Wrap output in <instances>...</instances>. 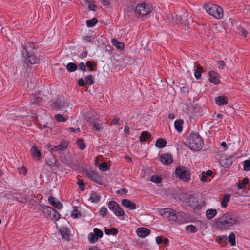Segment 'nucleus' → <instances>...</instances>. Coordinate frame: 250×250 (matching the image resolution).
I'll use <instances>...</instances> for the list:
<instances>
[{
  "mask_svg": "<svg viewBox=\"0 0 250 250\" xmlns=\"http://www.w3.org/2000/svg\"><path fill=\"white\" fill-rule=\"evenodd\" d=\"M215 225L219 229L225 230L240 223L239 217L231 212H227L214 220Z\"/></svg>",
  "mask_w": 250,
  "mask_h": 250,
  "instance_id": "nucleus-1",
  "label": "nucleus"
},
{
  "mask_svg": "<svg viewBox=\"0 0 250 250\" xmlns=\"http://www.w3.org/2000/svg\"><path fill=\"white\" fill-rule=\"evenodd\" d=\"M160 215L164 218H168L169 221L177 222L182 223L186 221V217L185 213L183 212H176V210L165 208H162L159 211Z\"/></svg>",
  "mask_w": 250,
  "mask_h": 250,
  "instance_id": "nucleus-2",
  "label": "nucleus"
},
{
  "mask_svg": "<svg viewBox=\"0 0 250 250\" xmlns=\"http://www.w3.org/2000/svg\"><path fill=\"white\" fill-rule=\"evenodd\" d=\"M186 145L194 151H199L203 146V140L197 133L192 132L187 136Z\"/></svg>",
  "mask_w": 250,
  "mask_h": 250,
  "instance_id": "nucleus-3",
  "label": "nucleus"
},
{
  "mask_svg": "<svg viewBox=\"0 0 250 250\" xmlns=\"http://www.w3.org/2000/svg\"><path fill=\"white\" fill-rule=\"evenodd\" d=\"M204 8L208 13L216 19H220L223 17V9L216 4L212 3L206 4Z\"/></svg>",
  "mask_w": 250,
  "mask_h": 250,
  "instance_id": "nucleus-4",
  "label": "nucleus"
},
{
  "mask_svg": "<svg viewBox=\"0 0 250 250\" xmlns=\"http://www.w3.org/2000/svg\"><path fill=\"white\" fill-rule=\"evenodd\" d=\"M42 213L47 219L54 221L58 220L61 217V214L56 209L49 206L42 208Z\"/></svg>",
  "mask_w": 250,
  "mask_h": 250,
  "instance_id": "nucleus-5",
  "label": "nucleus"
},
{
  "mask_svg": "<svg viewBox=\"0 0 250 250\" xmlns=\"http://www.w3.org/2000/svg\"><path fill=\"white\" fill-rule=\"evenodd\" d=\"M175 175L184 182H188L190 179V174L185 167L179 166L176 168Z\"/></svg>",
  "mask_w": 250,
  "mask_h": 250,
  "instance_id": "nucleus-6",
  "label": "nucleus"
},
{
  "mask_svg": "<svg viewBox=\"0 0 250 250\" xmlns=\"http://www.w3.org/2000/svg\"><path fill=\"white\" fill-rule=\"evenodd\" d=\"M23 48L25 52L23 51V55L25 58V63L28 65L29 64H34L37 63L39 62V60L37 58L36 56L33 54L29 53L26 49V46H23Z\"/></svg>",
  "mask_w": 250,
  "mask_h": 250,
  "instance_id": "nucleus-7",
  "label": "nucleus"
},
{
  "mask_svg": "<svg viewBox=\"0 0 250 250\" xmlns=\"http://www.w3.org/2000/svg\"><path fill=\"white\" fill-rule=\"evenodd\" d=\"M152 11V7L146 3L138 4L135 8V12L140 15L145 16Z\"/></svg>",
  "mask_w": 250,
  "mask_h": 250,
  "instance_id": "nucleus-8",
  "label": "nucleus"
},
{
  "mask_svg": "<svg viewBox=\"0 0 250 250\" xmlns=\"http://www.w3.org/2000/svg\"><path fill=\"white\" fill-rule=\"evenodd\" d=\"M108 208L117 216H122L125 214L124 211L114 201H111L108 203Z\"/></svg>",
  "mask_w": 250,
  "mask_h": 250,
  "instance_id": "nucleus-9",
  "label": "nucleus"
},
{
  "mask_svg": "<svg viewBox=\"0 0 250 250\" xmlns=\"http://www.w3.org/2000/svg\"><path fill=\"white\" fill-rule=\"evenodd\" d=\"M85 174L92 181L99 185H102L104 183L102 177L96 171L93 170H86Z\"/></svg>",
  "mask_w": 250,
  "mask_h": 250,
  "instance_id": "nucleus-10",
  "label": "nucleus"
},
{
  "mask_svg": "<svg viewBox=\"0 0 250 250\" xmlns=\"http://www.w3.org/2000/svg\"><path fill=\"white\" fill-rule=\"evenodd\" d=\"M47 146L50 151H54L58 153L65 150L67 147V146L64 144H60L57 146H54L52 145H47Z\"/></svg>",
  "mask_w": 250,
  "mask_h": 250,
  "instance_id": "nucleus-11",
  "label": "nucleus"
},
{
  "mask_svg": "<svg viewBox=\"0 0 250 250\" xmlns=\"http://www.w3.org/2000/svg\"><path fill=\"white\" fill-rule=\"evenodd\" d=\"M161 162L164 165H167L173 162V157L170 154L164 153L160 156Z\"/></svg>",
  "mask_w": 250,
  "mask_h": 250,
  "instance_id": "nucleus-12",
  "label": "nucleus"
},
{
  "mask_svg": "<svg viewBox=\"0 0 250 250\" xmlns=\"http://www.w3.org/2000/svg\"><path fill=\"white\" fill-rule=\"evenodd\" d=\"M138 236L141 238H144L150 233V230L146 228H139L136 230Z\"/></svg>",
  "mask_w": 250,
  "mask_h": 250,
  "instance_id": "nucleus-13",
  "label": "nucleus"
},
{
  "mask_svg": "<svg viewBox=\"0 0 250 250\" xmlns=\"http://www.w3.org/2000/svg\"><path fill=\"white\" fill-rule=\"evenodd\" d=\"M48 201L50 204L58 209H60L63 207L62 204L56 198L52 196L49 197Z\"/></svg>",
  "mask_w": 250,
  "mask_h": 250,
  "instance_id": "nucleus-14",
  "label": "nucleus"
},
{
  "mask_svg": "<svg viewBox=\"0 0 250 250\" xmlns=\"http://www.w3.org/2000/svg\"><path fill=\"white\" fill-rule=\"evenodd\" d=\"M176 16L177 17V19L181 22L182 24L184 25L188 24L190 17H189L188 14L187 12L183 13L182 16H178L176 15Z\"/></svg>",
  "mask_w": 250,
  "mask_h": 250,
  "instance_id": "nucleus-15",
  "label": "nucleus"
},
{
  "mask_svg": "<svg viewBox=\"0 0 250 250\" xmlns=\"http://www.w3.org/2000/svg\"><path fill=\"white\" fill-rule=\"evenodd\" d=\"M209 75L210 77L209 81L211 83L215 85H217L220 83V81L218 78V75L216 72L211 71L209 72Z\"/></svg>",
  "mask_w": 250,
  "mask_h": 250,
  "instance_id": "nucleus-16",
  "label": "nucleus"
},
{
  "mask_svg": "<svg viewBox=\"0 0 250 250\" xmlns=\"http://www.w3.org/2000/svg\"><path fill=\"white\" fill-rule=\"evenodd\" d=\"M122 204L123 206L128 208L130 210H133L136 208V204L134 202L128 199H123L122 200Z\"/></svg>",
  "mask_w": 250,
  "mask_h": 250,
  "instance_id": "nucleus-17",
  "label": "nucleus"
},
{
  "mask_svg": "<svg viewBox=\"0 0 250 250\" xmlns=\"http://www.w3.org/2000/svg\"><path fill=\"white\" fill-rule=\"evenodd\" d=\"M43 100V97L41 91H38L37 93H36L35 96L34 98L31 99L30 103L32 104H36L39 102H42ZM45 101V100H44Z\"/></svg>",
  "mask_w": 250,
  "mask_h": 250,
  "instance_id": "nucleus-18",
  "label": "nucleus"
},
{
  "mask_svg": "<svg viewBox=\"0 0 250 250\" xmlns=\"http://www.w3.org/2000/svg\"><path fill=\"white\" fill-rule=\"evenodd\" d=\"M216 104L219 106H223L227 104L228 98L225 96H219L215 98Z\"/></svg>",
  "mask_w": 250,
  "mask_h": 250,
  "instance_id": "nucleus-19",
  "label": "nucleus"
},
{
  "mask_svg": "<svg viewBox=\"0 0 250 250\" xmlns=\"http://www.w3.org/2000/svg\"><path fill=\"white\" fill-rule=\"evenodd\" d=\"M60 232L62 236V238L63 239H65L66 240H69V231L67 228L66 227H62L60 229Z\"/></svg>",
  "mask_w": 250,
  "mask_h": 250,
  "instance_id": "nucleus-20",
  "label": "nucleus"
},
{
  "mask_svg": "<svg viewBox=\"0 0 250 250\" xmlns=\"http://www.w3.org/2000/svg\"><path fill=\"white\" fill-rule=\"evenodd\" d=\"M31 152L33 155V156L34 158H36L37 160L40 159V157H41V153L36 146H33L32 147Z\"/></svg>",
  "mask_w": 250,
  "mask_h": 250,
  "instance_id": "nucleus-21",
  "label": "nucleus"
},
{
  "mask_svg": "<svg viewBox=\"0 0 250 250\" xmlns=\"http://www.w3.org/2000/svg\"><path fill=\"white\" fill-rule=\"evenodd\" d=\"M183 121L182 119L176 120L174 123V127L175 129L178 132H181L183 130Z\"/></svg>",
  "mask_w": 250,
  "mask_h": 250,
  "instance_id": "nucleus-22",
  "label": "nucleus"
},
{
  "mask_svg": "<svg viewBox=\"0 0 250 250\" xmlns=\"http://www.w3.org/2000/svg\"><path fill=\"white\" fill-rule=\"evenodd\" d=\"M206 217L208 219L211 220L217 214V211L214 209H209L206 211Z\"/></svg>",
  "mask_w": 250,
  "mask_h": 250,
  "instance_id": "nucleus-23",
  "label": "nucleus"
},
{
  "mask_svg": "<svg viewBox=\"0 0 250 250\" xmlns=\"http://www.w3.org/2000/svg\"><path fill=\"white\" fill-rule=\"evenodd\" d=\"M232 162L231 158H221L220 160L221 164L225 167H228L230 166Z\"/></svg>",
  "mask_w": 250,
  "mask_h": 250,
  "instance_id": "nucleus-24",
  "label": "nucleus"
},
{
  "mask_svg": "<svg viewBox=\"0 0 250 250\" xmlns=\"http://www.w3.org/2000/svg\"><path fill=\"white\" fill-rule=\"evenodd\" d=\"M166 141L162 138L157 139L155 143L156 146L159 148H162L166 146Z\"/></svg>",
  "mask_w": 250,
  "mask_h": 250,
  "instance_id": "nucleus-25",
  "label": "nucleus"
},
{
  "mask_svg": "<svg viewBox=\"0 0 250 250\" xmlns=\"http://www.w3.org/2000/svg\"><path fill=\"white\" fill-rule=\"evenodd\" d=\"M67 71L69 72H73L78 69L77 65L73 62H69L66 66Z\"/></svg>",
  "mask_w": 250,
  "mask_h": 250,
  "instance_id": "nucleus-26",
  "label": "nucleus"
},
{
  "mask_svg": "<svg viewBox=\"0 0 250 250\" xmlns=\"http://www.w3.org/2000/svg\"><path fill=\"white\" fill-rule=\"evenodd\" d=\"M230 198V196L229 194H227L224 195L221 202V206L223 208H226L227 206V203L229 201Z\"/></svg>",
  "mask_w": 250,
  "mask_h": 250,
  "instance_id": "nucleus-27",
  "label": "nucleus"
},
{
  "mask_svg": "<svg viewBox=\"0 0 250 250\" xmlns=\"http://www.w3.org/2000/svg\"><path fill=\"white\" fill-rule=\"evenodd\" d=\"M204 72V69L202 66H198L194 72V76L197 79H200L201 77V73Z\"/></svg>",
  "mask_w": 250,
  "mask_h": 250,
  "instance_id": "nucleus-28",
  "label": "nucleus"
},
{
  "mask_svg": "<svg viewBox=\"0 0 250 250\" xmlns=\"http://www.w3.org/2000/svg\"><path fill=\"white\" fill-rule=\"evenodd\" d=\"M105 233L106 235H116L118 233V229L115 228H112L110 229H105Z\"/></svg>",
  "mask_w": 250,
  "mask_h": 250,
  "instance_id": "nucleus-29",
  "label": "nucleus"
},
{
  "mask_svg": "<svg viewBox=\"0 0 250 250\" xmlns=\"http://www.w3.org/2000/svg\"><path fill=\"white\" fill-rule=\"evenodd\" d=\"M98 22V20L96 18H93L90 20H87L86 21V25L88 27H92Z\"/></svg>",
  "mask_w": 250,
  "mask_h": 250,
  "instance_id": "nucleus-30",
  "label": "nucleus"
},
{
  "mask_svg": "<svg viewBox=\"0 0 250 250\" xmlns=\"http://www.w3.org/2000/svg\"><path fill=\"white\" fill-rule=\"evenodd\" d=\"M150 137V135L147 131H143L139 137V140L141 142H145L147 138Z\"/></svg>",
  "mask_w": 250,
  "mask_h": 250,
  "instance_id": "nucleus-31",
  "label": "nucleus"
},
{
  "mask_svg": "<svg viewBox=\"0 0 250 250\" xmlns=\"http://www.w3.org/2000/svg\"><path fill=\"white\" fill-rule=\"evenodd\" d=\"M228 241L231 246H234L236 245L235 242V235L233 232H231L229 234L228 237Z\"/></svg>",
  "mask_w": 250,
  "mask_h": 250,
  "instance_id": "nucleus-32",
  "label": "nucleus"
},
{
  "mask_svg": "<svg viewBox=\"0 0 250 250\" xmlns=\"http://www.w3.org/2000/svg\"><path fill=\"white\" fill-rule=\"evenodd\" d=\"M103 122L101 120L95 121L93 123V127L98 131H100L102 129Z\"/></svg>",
  "mask_w": 250,
  "mask_h": 250,
  "instance_id": "nucleus-33",
  "label": "nucleus"
},
{
  "mask_svg": "<svg viewBox=\"0 0 250 250\" xmlns=\"http://www.w3.org/2000/svg\"><path fill=\"white\" fill-rule=\"evenodd\" d=\"M185 201L188 206H191L192 203L193 202L194 197L190 194H186L185 196Z\"/></svg>",
  "mask_w": 250,
  "mask_h": 250,
  "instance_id": "nucleus-34",
  "label": "nucleus"
},
{
  "mask_svg": "<svg viewBox=\"0 0 250 250\" xmlns=\"http://www.w3.org/2000/svg\"><path fill=\"white\" fill-rule=\"evenodd\" d=\"M89 199L91 201V202L97 203L100 201V197L97 194V193L93 192L91 194Z\"/></svg>",
  "mask_w": 250,
  "mask_h": 250,
  "instance_id": "nucleus-35",
  "label": "nucleus"
},
{
  "mask_svg": "<svg viewBox=\"0 0 250 250\" xmlns=\"http://www.w3.org/2000/svg\"><path fill=\"white\" fill-rule=\"evenodd\" d=\"M112 43L118 49H123L124 48V44L123 42H118L115 39L112 40Z\"/></svg>",
  "mask_w": 250,
  "mask_h": 250,
  "instance_id": "nucleus-36",
  "label": "nucleus"
},
{
  "mask_svg": "<svg viewBox=\"0 0 250 250\" xmlns=\"http://www.w3.org/2000/svg\"><path fill=\"white\" fill-rule=\"evenodd\" d=\"M88 238L91 243H95L99 239V238L96 235V234L92 232H90L88 234Z\"/></svg>",
  "mask_w": 250,
  "mask_h": 250,
  "instance_id": "nucleus-37",
  "label": "nucleus"
},
{
  "mask_svg": "<svg viewBox=\"0 0 250 250\" xmlns=\"http://www.w3.org/2000/svg\"><path fill=\"white\" fill-rule=\"evenodd\" d=\"M228 239V237L225 235L219 236H217L216 238V242L218 243L219 244H221L224 242H225Z\"/></svg>",
  "mask_w": 250,
  "mask_h": 250,
  "instance_id": "nucleus-38",
  "label": "nucleus"
},
{
  "mask_svg": "<svg viewBox=\"0 0 250 250\" xmlns=\"http://www.w3.org/2000/svg\"><path fill=\"white\" fill-rule=\"evenodd\" d=\"M96 63L94 62H93L91 61H88L86 62V66L89 68V69L90 71H93L94 70V66H96Z\"/></svg>",
  "mask_w": 250,
  "mask_h": 250,
  "instance_id": "nucleus-39",
  "label": "nucleus"
},
{
  "mask_svg": "<svg viewBox=\"0 0 250 250\" xmlns=\"http://www.w3.org/2000/svg\"><path fill=\"white\" fill-rule=\"evenodd\" d=\"M162 180V178L158 175H152L150 178V180L155 183H160Z\"/></svg>",
  "mask_w": 250,
  "mask_h": 250,
  "instance_id": "nucleus-40",
  "label": "nucleus"
},
{
  "mask_svg": "<svg viewBox=\"0 0 250 250\" xmlns=\"http://www.w3.org/2000/svg\"><path fill=\"white\" fill-rule=\"evenodd\" d=\"M109 167L106 162H103L100 164L99 169L102 171H106Z\"/></svg>",
  "mask_w": 250,
  "mask_h": 250,
  "instance_id": "nucleus-41",
  "label": "nucleus"
},
{
  "mask_svg": "<svg viewBox=\"0 0 250 250\" xmlns=\"http://www.w3.org/2000/svg\"><path fill=\"white\" fill-rule=\"evenodd\" d=\"M187 230L191 233H195L198 231V229L195 226L190 225L186 227Z\"/></svg>",
  "mask_w": 250,
  "mask_h": 250,
  "instance_id": "nucleus-42",
  "label": "nucleus"
},
{
  "mask_svg": "<svg viewBox=\"0 0 250 250\" xmlns=\"http://www.w3.org/2000/svg\"><path fill=\"white\" fill-rule=\"evenodd\" d=\"M243 169L244 171H248L250 170V161L245 160L243 162Z\"/></svg>",
  "mask_w": 250,
  "mask_h": 250,
  "instance_id": "nucleus-43",
  "label": "nucleus"
},
{
  "mask_svg": "<svg viewBox=\"0 0 250 250\" xmlns=\"http://www.w3.org/2000/svg\"><path fill=\"white\" fill-rule=\"evenodd\" d=\"M77 144L79 146V147L81 150H83L85 148V145L83 140L82 139H79L77 141Z\"/></svg>",
  "mask_w": 250,
  "mask_h": 250,
  "instance_id": "nucleus-44",
  "label": "nucleus"
},
{
  "mask_svg": "<svg viewBox=\"0 0 250 250\" xmlns=\"http://www.w3.org/2000/svg\"><path fill=\"white\" fill-rule=\"evenodd\" d=\"M71 216L75 219L78 218L81 216V214L80 212L78 211L77 209L76 208L72 211Z\"/></svg>",
  "mask_w": 250,
  "mask_h": 250,
  "instance_id": "nucleus-45",
  "label": "nucleus"
},
{
  "mask_svg": "<svg viewBox=\"0 0 250 250\" xmlns=\"http://www.w3.org/2000/svg\"><path fill=\"white\" fill-rule=\"evenodd\" d=\"M93 233L99 238H101L103 235V231L98 228H94L93 229Z\"/></svg>",
  "mask_w": 250,
  "mask_h": 250,
  "instance_id": "nucleus-46",
  "label": "nucleus"
},
{
  "mask_svg": "<svg viewBox=\"0 0 250 250\" xmlns=\"http://www.w3.org/2000/svg\"><path fill=\"white\" fill-rule=\"evenodd\" d=\"M77 184L79 185L80 190L81 191H84L85 188V185L83 180L81 179L78 181Z\"/></svg>",
  "mask_w": 250,
  "mask_h": 250,
  "instance_id": "nucleus-47",
  "label": "nucleus"
},
{
  "mask_svg": "<svg viewBox=\"0 0 250 250\" xmlns=\"http://www.w3.org/2000/svg\"><path fill=\"white\" fill-rule=\"evenodd\" d=\"M86 83H88L89 85H92L94 83V80L93 77L91 75H89L85 78Z\"/></svg>",
  "mask_w": 250,
  "mask_h": 250,
  "instance_id": "nucleus-48",
  "label": "nucleus"
},
{
  "mask_svg": "<svg viewBox=\"0 0 250 250\" xmlns=\"http://www.w3.org/2000/svg\"><path fill=\"white\" fill-rule=\"evenodd\" d=\"M54 118L57 122H64L66 120L60 114L55 115Z\"/></svg>",
  "mask_w": 250,
  "mask_h": 250,
  "instance_id": "nucleus-49",
  "label": "nucleus"
},
{
  "mask_svg": "<svg viewBox=\"0 0 250 250\" xmlns=\"http://www.w3.org/2000/svg\"><path fill=\"white\" fill-rule=\"evenodd\" d=\"M64 104H61L59 102H58L57 101L55 103H54V105L55 106H58L60 108H62V107H68L69 105V104L67 103H63Z\"/></svg>",
  "mask_w": 250,
  "mask_h": 250,
  "instance_id": "nucleus-50",
  "label": "nucleus"
},
{
  "mask_svg": "<svg viewBox=\"0 0 250 250\" xmlns=\"http://www.w3.org/2000/svg\"><path fill=\"white\" fill-rule=\"evenodd\" d=\"M107 212V209L105 207H102L100 210V214L104 217L106 215Z\"/></svg>",
  "mask_w": 250,
  "mask_h": 250,
  "instance_id": "nucleus-51",
  "label": "nucleus"
},
{
  "mask_svg": "<svg viewBox=\"0 0 250 250\" xmlns=\"http://www.w3.org/2000/svg\"><path fill=\"white\" fill-rule=\"evenodd\" d=\"M88 8L89 10L95 11L97 9V6L94 3L93 1L88 4Z\"/></svg>",
  "mask_w": 250,
  "mask_h": 250,
  "instance_id": "nucleus-52",
  "label": "nucleus"
},
{
  "mask_svg": "<svg viewBox=\"0 0 250 250\" xmlns=\"http://www.w3.org/2000/svg\"><path fill=\"white\" fill-rule=\"evenodd\" d=\"M79 68L80 70L83 71V72H85L86 69V63L84 64V62H81L79 64Z\"/></svg>",
  "mask_w": 250,
  "mask_h": 250,
  "instance_id": "nucleus-53",
  "label": "nucleus"
},
{
  "mask_svg": "<svg viewBox=\"0 0 250 250\" xmlns=\"http://www.w3.org/2000/svg\"><path fill=\"white\" fill-rule=\"evenodd\" d=\"M217 63L219 65V68L221 69H224L226 66L225 62L223 61H217Z\"/></svg>",
  "mask_w": 250,
  "mask_h": 250,
  "instance_id": "nucleus-54",
  "label": "nucleus"
},
{
  "mask_svg": "<svg viewBox=\"0 0 250 250\" xmlns=\"http://www.w3.org/2000/svg\"><path fill=\"white\" fill-rule=\"evenodd\" d=\"M201 180L203 182H207L208 181L207 176L206 175L205 172H203L202 173V176L201 177Z\"/></svg>",
  "mask_w": 250,
  "mask_h": 250,
  "instance_id": "nucleus-55",
  "label": "nucleus"
},
{
  "mask_svg": "<svg viewBox=\"0 0 250 250\" xmlns=\"http://www.w3.org/2000/svg\"><path fill=\"white\" fill-rule=\"evenodd\" d=\"M99 1L104 6H107L110 4V0H99Z\"/></svg>",
  "mask_w": 250,
  "mask_h": 250,
  "instance_id": "nucleus-56",
  "label": "nucleus"
},
{
  "mask_svg": "<svg viewBox=\"0 0 250 250\" xmlns=\"http://www.w3.org/2000/svg\"><path fill=\"white\" fill-rule=\"evenodd\" d=\"M163 236H158L156 238V242L158 244H162Z\"/></svg>",
  "mask_w": 250,
  "mask_h": 250,
  "instance_id": "nucleus-57",
  "label": "nucleus"
},
{
  "mask_svg": "<svg viewBox=\"0 0 250 250\" xmlns=\"http://www.w3.org/2000/svg\"><path fill=\"white\" fill-rule=\"evenodd\" d=\"M127 192V190L124 188H123L121 189L118 190L116 191V193L119 194H122L123 193L126 194Z\"/></svg>",
  "mask_w": 250,
  "mask_h": 250,
  "instance_id": "nucleus-58",
  "label": "nucleus"
},
{
  "mask_svg": "<svg viewBox=\"0 0 250 250\" xmlns=\"http://www.w3.org/2000/svg\"><path fill=\"white\" fill-rule=\"evenodd\" d=\"M78 85L80 86H84L85 84V83L84 82V80L83 78H80L78 82Z\"/></svg>",
  "mask_w": 250,
  "mask_h": 250,
  "instance_id": "nucleus-59",
  "label": "nucleus"
},
{
  "mask_svg": "<svg viewBox=\"0 0 250 250\" xmlns=\"http://www.w3.org/2000/svg\"><path fill=\"white\" fill-rule=\"evenodd\" d=\"M240 30V32L241 33V35L243 36L244 37H246L247 35V31L243 28H240L239 29Z\"/></svg>",
  "mask_w": 250,
  "mask_h": 250,
  "instance_id": "nucleus-60",
  "label": "nucleus"
},
{
  "mask_svg": "<svg viewBox=\"0 0 250 250\" xmlns=\"http://www.w3.org/2000/svg\"><path fill=\"white\" fill-rule=\"evenodd\" d=\"M237 186L239 189H242L245 187V185L242 182H240L237 184Z\"/></svg>",
  "mask_w": 250,
  "mask_h": 250,
  "instance_id": "nucleus-61",
  "label": "nucleus"
},
{
  "mask_svg": "<svg viewBox=\"0 0 250 250\" xmlns=\"http://www.w3.org/2000/svg\"><path fill=\"white\" fill-rule=\"evenodd\" d=\"M202 208V205L200 204L197 205L194 208V210H200Z\"/></svg>",
  "mask_w": 250,
  "mask_h": 250,
  "instance_id": "nucleus-62",
  "label": "nucleus"
},
{
  "mask_svg": "<svg viewBox=\"0 0 250 250\" xmlns=\"http://www.w3.org/2000/svg\"><path fill=\"white\" fill-rule=\"evenodd\" d=\"M21 173H22L24 175H26L27 173V169L25 167H23L20 172Z\"/></svg>",
  "mask_w": 250,
  "mask_h": 250,
  "instance_id": "nucleus-63",
  "label": "nucleus"
},
{
  "mask_svg": "<svg viewBox=\"0 0 250 250\" xmlns=\"http://www.w3.org/2000/svg\"><path fill=\"white\" fill-rule=\"evenodd\" d=\"M124 132L125 133H129V127L127 125L125 126L124 129Z\"/></svg>",
  "mask_w": 250,
  "mask_h": 250,
  "instance_id": "nucleus-64",
  "label": "nucleus"
}]
</instances>
